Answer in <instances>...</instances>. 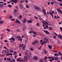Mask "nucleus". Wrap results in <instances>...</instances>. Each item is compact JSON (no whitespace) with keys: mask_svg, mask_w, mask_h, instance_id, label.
Segmentation results:
<instances>
[{"mask_svg":"<svg viewBox=\"0 0 62 62\" xmlns=\"http://www.w3.org/2000/svg\"><path fill=\"white\" fill-rule=\"evenodd\" d=\"M24 60H21V62H24V61H26L27 62V61H28V59L26 57L24 56Z\"/></svg>","mask_w":62,"mask_h":62,"instance_id":"nucleus-1","label":"nucleus"},{"mask_svg":"<svg viewBox=\"0 0 62 62\" xmlns=\"http://www.w3.org/2000/svg\"><path fill=\"white\" fill-rule=\"evenodd\" d=\"M38 42L39 41H38L37 40H36L35 41H34V42L32 43V44L33 45H35L36 43H38Z\"/></svg>","mask_w":62,"mask_h":62,"instance_id":"nucleus-2","label":"nucleus"},{"mask_svg":"<svg viewBox=\"0 0 62 62\" xmlns=\"http://www.w3.org/2000/svg\"><path fill=\"white\" fill-rule=\"evenodd\" d=\"M54 13V12L53 11H52V12H49V13L51 15V16L52 17V18H53V15H54L53 14Z\"/></svg>","mask_w":62,"mask_h":62,"instance_id":"nucleus-3","label":"nucleus"},{"mask_svg":"<svg viewBox=\"0 0 62 62\" xmlns=\"http://www.w3.org/2000/svg\"><path fill=\"white\" fill-rule=\"evenodd\" d=\"M34 8H35V9H36V10H39V9H40V8L37 6H35L34 7Z\"/></svg>","mask_w":62,"mask_h":62,"instance_id":"nucleus-4","label":"nucleus"},{"mask_svg":"<svg viewBox=\"0 0 62 62\" xmlns=\"http://www.w3.org/2000/svg\"><path fill=\"white\" fill-rule=\"evenodd\" d=\"M17 39H19L21 41H22V37L19 36H18L17 37Z\"/></svg>","mask_w":62,"mask_h":62,"instance_id":"nucleus-5","label":"nucleus"},{"mask_svg":"<svg viewBox=\"0 0 62 62\" xmlns=\"http://www.w3.org/2000/svg\"><path fill=\"white\" fill-rule=\"evenodd\" d=\"M25 55H26L27 57H29V59H30V56L28 55V54L27 53H25Z\"/></svg>","mask_w":62,"mask_h":62,"instance_id":"nucleus-6","label":"nucleus"},{"mask_svg":"<svg viewBox=\"0 0 62 62\" xmlns=\"http://www.w3.org/2000/svg\"><path fill=\"white\" fill-rule=\"evenodd\" d=\"M43 11L44 14L45 15H46V10L45 9H43Z\"/></svg>","mask_w":62,"mask_h":62,"instance_id":"nucleus-7","label":"nucleus"},{"mask_svg":"<svg viewBox=\"0 0 62 62\" xmlns=\"http://www.w3.org/2000/svg\"><path fill=\"white\" fill-rule=\"evenodd\" d=\"M54 58L55 60H56V61H58V60L59 59L58 57H54Z\"/></svg>","mask_w":62,"mask_h":62,"instance_id":"nucleus-8","label":"nucleus"},{"mask_svg":"<svg viewBox=\"0 0 62 62\" xmlns=\"http://www.w3.org/2000/svg\"><path fill=\"white\" fill-rule=\"evenodd\" d=\"M44 32L46 34H50L49 32L46 30H44Z\"/></svg>","mask_w":62,"mask_h":62,"instance_id":"nucleus-9","label":"nucleus"},{"mask_svg":"<svg viewBox=\"0 0 62 62\" xmlns=\"http://www.w3.org/2000/svg\"><path fill=\"white\" fill-rule=\"evenodd\" d=\"M57 10V11H59V12L60 13V14H62V11H61V10L60 9H58Z\"/></svg>","mask_w":62,"mask_h":62,"instance_id":"nucleus-10","label":"nucleus"},{"mask_svg":"<svg viewBox=\"0 0 62 62\" xmlns=\"http://www.w3.org/2000/svg\"><path fill=\"white\" fill-rule=\"evenodd\" d=\"M19 7L21 8H22L23 7V5L22 4L20 3L19 4Z\"/></svg>","mask_w":62,"mask_h":62,"instance_id":"nucleus-11","label":"nucleus"},{"mask_svg":"<svg viewBox=\"0 0 62 62\" xmlns=\"http://www.w3.org/2000/svg\"><path fill=\"white\" fill-rule=\"evenodd\" d=\"M33 59L35 60H38V57H36V56H34L33 57Z\"/></svg>","mask_w":62,"mask_h":62,"instance_id":"nucleus-12","label":"nucleus"},{"mask_svg":"<svg viewBox=\"0 0 62 62\" xmlns=\"http://www.w3.org/2000/svg\"><path fill=\"white\" fill-rule=\"evenodd\" d=\"M15 22L16 23H21L20 22V21L17 20V19H16V21Z\"/></svg>","mask_w":62,"mask_h":62,"instance_id":"nucleus-13","label":"nucleus"},{"mask_svg":"<svg viewBox=\"0 0 62 62\" xmlns=\"http://www.w3.org/2000/svg\"><path fill=\"white\" fill-rule=\"evenodd\" d=\"M25 46L23 45V47H22V49L23 50H25Z\"/></svg>","mask_w":62,"mask_h":62,"instance_id":"nucleus-14","label":"nucleus"},{"mask_svg":"<svg viewBox=\"0 0 62 62\" xmlns=\"http://www.w3.org/2000/svg\"><path fill=\"white\" fill-rule=\"evenodd\" d=\"M44 25H46V24H47V25H49V24H48V23L46 21L45 22V23H44Z\"/></svg>","mask_w":62,"mask_h":62,"instance_id":"nucleus-15","label":"nucleus"},{"mask_svg":"<svg viewBox=\"0 0 62 62\" xmlns=\"http://www.w3.org/2000/svg\"><path fill=\"white\" fill-rule=\"evenodd\" d=\"M44 39H45V40H46V41H49V39L46 38H44Z\"/></svg>","mask_w":62,"mask_h":62,"instance_id":"nucleus-16","label":"nucleus"},{"mask_svg":"<svg viewBox=\"0 0 62 62\" xmlns=\"http://www.w3.org/2000/svg\"><path fill=\"white\" fill-rule=\"evenodd\" d=\"M6 51L5 50H4L2 51V54H5L6 53Z\"/></svg>","mask_w":62,"mask_h":62,"instance_id":"nucleus-17","label":"nucleus"},{"mask_svg":"<svg viewBox=\"0 0 62 62\" xmlns=\"http://www.w3.org/2000/svg\"><path fill=\"white\" fill-rule=\"evenodd\" d=\"M10 39V40H13V41H15V39L14 38H13L12 39Z\"/></svg>","mask_w":62,"mask_h":62,"instance_id":"nucleus-18","label":"nucleus"},{"mask_svg":"<svg viewBox=\"0 0 62 62\" xmlns=\"http://www.w3.org/2000/svg\"><path fill=\"white\" fill-rule=\"evenodd\" d=\"M27 22L28 23H32L33 22V21H32L31 20H28L27 21Z\"/></svg>","mask_w":62,"mask_h":62,"instance_id":"nucleus-19","label":"nucleus"},{"mask_svg":"<svg viewBox=\"0 0 62 62\" xmlns=\"http://www.w3.org/2000/svg\"><path fill=\"white\" fill-rule=\"evenodd\" d=\"M18 2V0H14V3L15 4H16Z\"/></svg>","mask_w":62,"mask_h":62,"instance_id":"nucleus-20","label":"nucleus"},{"mask_svg":"<svg viewBox=\"0 0 62 62\" xmlns=\"http://www.w3.org/2000/svg\"><path fill=\"white\" fill-rule=\"evenodd\" d=\"M44 53L45 54H47V52L46 51V49H45L44 50Z\"/></svg>","mask_w":62,"mask_h":62,"instance_id":"nucleus-21","label":"nucleus"},{"mask_svg":"<svg viewBox=\"0 0 62 62\" xmlns=\"http://www.w3.org/2000/svg\"><path fill=\"white\" fill-rule=\"evenodd\" d=\"M20 59V58H18L17 59V61H19L20 62H21L22 61V60H20L19 59Z\"/></svg>","mask_w":62,"mask_h":62,"instance_id":"nucleus-22","label":"nucleus"},{"mask_svg":"<svg viewBox=\"0 0 62 62\" xmlns=\"http://www.w3.org/2000/svg\"><path fill=\"white\" fill-rule=\"evenodd\" d=\"M48 57L46 56L44 57V60H47V59H48Z\"/></svg>","mask_w":62,"mask_h":62,"instance_id":"nucleus-23","label":"nucleus"},{"mask_svg":"<svg viewBox=\"0 0 62 62\" xmlns=\"http://www.w3.org/2000/svg\"><path fill=\"white\" fill-rule=\"evenodd\" d=\"M48 47L49 49H52V46L50 45H49L48 46Z\"/></svg>","mask_w":62,"mask_h":62,"instance_id":"nucleus-24","label":"nucleus"},{"mask_svg":"<svg viewBox=\"0 0 62 62\" xmlns=\"http://www.w3.org/2000/svg\"><path fill=\"white\" fill-rule=\"evenodd\" d=\"M26 22V19H24V20L23 21V23H25Z\"/></svg>","mask_w":62,"mask_h":62,"instance_id":"nucleus-25","label":"nucleus"},{"mask_svg":"<svg viewBox=\"0 0 62 62\" xmlns=\"http://www.w3.org/2000/svg\"><path fill=\"white\" fill-rule=\"evenodd\" d=\"M4 23V22H3V21H0V25L1 24H2Z\"/></svg>","mask_w":62,"mask_h":62,"instance_id":"nucleus-26","label":"nucleus"},{"mask_svg":"<svg viewBox=\"0 0 62 62\" xmlns=\"http://www.w3.org/2000/svg\"><path fill=\"white\" fill-rule=\"evenodd\" d=\"M7 61H9L10 60H11V59L10 58H7Z\"/></svg>","mask_w":62,"mask_h":62,"instance_id":"nucleus-27","label":"nucleus"},{"mask_svg":"<svg viewBox=\"0 0 62 62\" xmlns=\"http://www.w3.org/2000/svg\"><path fill=\"white\" fill-rule=\"evenodd\" d=\"M58 37H59L60 39H61V40H62V36H61V35H60V36H58Z\"/></svg>","mask_w":62,"mask_h":62,"instance_id":"nucleus-28","label":"nucleus"},{"mask_svg":"<svg viewBox=\"0 0 62 62\" xmlns=\"http://www.w3.org/2000/svg\"><path fill=\"white\" fill-rule=\"evenodd\" d=\"M14 12L16 13V12H18V10L16 9L14 10Z\"/></svg>","mask_w":62,"mask_h":62,"instance_id":"nucleus-29","label":"nucleus"},{"mask_svg":"<svg viewBox=\"0 0 62 62\" xmlns=\"http://www.w3.org/2000/svg\"><path fill=\"white\" fill-rule=\"evenodd\" d=\"M23 31H25V28L23 27V28L22 29Z\"/></svg>","mask_w":62,"mask_h":62,"instance_id":"nucleus-30","label":"nucleus"},{"mask_svg":"<svg viewBox=\"0 0 62 62\" xmlns=\"http://www.w3.org/2000/svg\"><path fill=\"white\" fill-rule=\"evenodd\" d=\"M17 31L18 32H21V30L19 29H17Z\"/></svg>","mask_w":62,"mask_h":62,"instance_id":"nucleus-31","label":"nucleus"},{"mask_svg":"<svg viewBox=\"0 0 62 62\" xmlns=\"http://www.w3.org/2000/svg\"><path fill=\"white\" fill-rule=\"evenodd\" d=\"M23 44H21V45H20L19 46V47H22L23 46Z\"/></svg>","mask_w":62,"mask_h":62,"instance_id":"nucleus-32","label":"nucleus"},{"mask_svg":"<svg viewBox=\"0 0 62 62\" xmlns=\"http://www.w3.org/2000/svg\"><path fill=\"white\" fill-rule=\"evenodd\" d=\"M32 33H33L34 34H35V35H37V33H36V32L35 31H33Z\"/></svg>","mask_w":62,"mask_h":62,"instance_id":"nucleus-33","label":"nucleus"},{"mask_svg":"<svg viewBox=\"0 0 62 62\" xmlns=\"http://www.w3.org/2000/svg\"><path fill=\"white\" fill-rule=\"evenodd\" d=\"M53 34H55V36H58V35L57 34V33H56L55 32H53Z\"/></svg>","mask_w":62,"mask_h":62,"instance_id":"nucleus-34","label":"nucleus"},{"mask_svg":"<svg viewBox=\"0 0 62 62\" xmlns=\"http://www.w3.org/2000/svg\"><path fill=\"white\" fill-rule=\"evenodd\" d=\"M14 55H16L17 54V52H16L14 51Z\"/></svg>","mask_w":62,"mask_h":62,"instance_id":"nucleus-35","label":"nucleus"},{"mask_svg":"<svg viewBox=\"0 0 62 62\" xmlns=\"http://www.w3.org/2000/svg\"><path fill=\"white\" fill-rule=\"evenodd\" d=\"M19 18H20V19H22V16L21 15H20V16L19 17Z\"/></svg>","mask_w":62,"mask_h":62,"instance_id":"nucleus-36","label":"nucleus"},{"mask_svg":"<svg viewBox=\"0 0 62 62\" xmlns=\"http://www.w3.org/2000/svg\"><path fill=\"white\" fill-rule=\"evenodd\" d=\"M45 26H46V28H48V27H49V26L47 24H46V25H45Z\"/></svg>","mask_w":62,"mask_h":62,"instance_id":"nucleus-37","label":"nucleus"},{"mask_svg":"<svg viewBox=\"0 0 62 62\" xmlns=\"http://www.w3.org/2000/svg\"><path fill=\"white\" fill-rule=\"evenodd\" d=\"M6 56H9V53H7L6 54Z\"/></svg>","mask_w":62,"mask_h":62,"instance_id":"nucleus-38","label":"nucleus"},{"mask_svg":"<svg viewBox=\"0 0 62 62\" xmlns=\"http://www.w3.org/2000/svg\"><path fill=\"white\" fill-rule=\"evenodd\" d=\"M6 45L7 46L8 48L9 47V45L8 44V43H7L6 44Z\"/></svg>","mask_w":62,"mask_h":62,"instance_id":"nucleus-39","label":"nucleus"},{"mask_svg":"<svg viewBox=\"0 0 62 62\" xmlns=\"http://www.w3.org/2000/svg\"><path fill=\"white\" fill-rule=\"evenodd\" d=\"M26 8H29V6H28V5H26Z\"/></svg>","mask_w":62,"mask_h":62,"instance_id":"nucleus-40","label":"nucleus"},{"mask_svg":"<svg viewBox=\"0 0 62 62\" xmlns=\"http://www.w3.org/2000/svg\"><path fill=\"white\" fill-rule=\"evenodd\" d=\"M39 61L40 62H43V60H42V59H40L39 60Z\"/></svg>","mask_w":62,"mask_h":62,"instance_id":"nucleus-41","label":"nucleus"},{"mask_svg":"<svg viewBox=\"0 0 62 62\" xmlns=\"http://www.w3.org/2000/svg\"><path fill=\"white\" fill-rule=\"evenodd\" d=\"M58 54H59L60 55H61V53L60 52H58Z\"/></svg>","mask_w":62,"mask_h":62,"instance_id":"nucleus-42","label":"nucleus"},{"mask_svg":"<svg viewBox=\"0 0 62 62\" xmlns=\"http://www.w3.org/2000/svg\"><path fill=\"white\" fill-rule=\"evenodd\" d=\"M49 28L50 30H52V28L51 27H49Z\"/></svg>","mask_w":62,"mask_h":62,"instance_id":"nucleus-43","label":"nucleus"},{"mask_svg":"<svg viewBox=\"0 0 62 62\" xmlns=\"http://www.w3.org/2000/svg\"><path fill=\"white\" fill-rule=\"evenodd\" d=\"M13 17L12 16H9L10 19H11V18H12Z\"/></svg>","mask_w":62,"mask_h":62,"instance_id":"nucleus-44","label":"nucleus"},{"mask_svg":"<svg viewBox=\"0 0 62 62\" xmlns=\"http://www.w3.org/2000/svg\"><path fill=\"white\" fill-rule=\"evenodd\" d=\"M37 26H39V23H37Z\"/></svg>","mask_w":62,"mask_h":62,"instance_id":"nucleus-45","label":"nucleus"},{"mask_svg":"<svg viewBox=\"0 0 62 62\" xmlns=\"http://www.w3.org/2000/svg\"><path fill=\"white\" fill-rule=\"evenodd\" d=\"M53 38L54 39H56V36H53Z\"/></svg>","mask_w":62,"mask_h":62,"instance_id":"nucleus-46","label":"nucleus"},{"mask_svg":"<svg viewBox=\"0 0 62 62\" xmlns=\"http://www.w3.org/2000/svg\"><path fill=\"white\" fill-rule=\"evenodd\" d=\"M54 17L55 19H57V16H54Z\"/></svg>","mask_w":62,"mask_h":62,"instance_id":"nucleus-47","label":"nucleus"},{"mask_svg":"<svg viewBox=\"0 0 62 62\" xmlns=\"http://www.w3.org/2000/svg\"><path fill=\"white\" fill-rule=\"evenodd\" d=\"M10 53H12V52H13V51L11 50H10Z\"/></svg>","mask_w":62,"mask_h":62,"instance_id":"nucleus-48","label":"nucleus"},{"mask_svg":"<svg viewBox=\"0 0 62 62\" xmlns=\"http://www.w3.org/2000/svg\"><path fill=\"white\" fill-rule=\"evenodd\" d=\"M43 42L45 43H45H47V41H43Z\"/></svg>","mask_w":62,"mask_h":62,"instance_id":"nucleus-49","label":"nucleus"},{"mask_svg":"<svg viewBox=\"0 0 62 62\" xmlns=\"http://www.w3.org/2000/svg\"><path fill=\"white\" fill-rule=\"evenodd\" d=\"M34 17L35 18V19H38V17H37L35 16Z\"/></svg>","mask_w":62,"mask_h":62,"instance_id":"nucleus-50","label":"nucleus"},{"mask_svg":"<svg viewBox=\"0 0 62 62\" xmlns=\"http://www.w3.org/2000/svg\"><path fill=\"white\" fill-rule=\"evenodd\" d=\"M41 47H39L38 48V49L39 50H41Z\"/></svg>","mask_w":62,"mask_h":62,"instance_id":"nucleus-51","label":"nucleus"},{"mask_svg":"<svg viewBox=\"0 0 62 62\" xmlns=\"http://www.w3.org/2000/svg\"><path fill=\"white\" fill-rule=\"evenodd\" d=\"M60 30L61 31H62V27H60Z\"/></svg>","mask_w":62,"mask_h":62,"instance_id":"nucleus-52","label":"nucleus"},{"mask_svg":"<svg viewBox=\"0 0 62 62\" xmlns=\"http://www.w3.org/2000/svg\"><path fill=\"white\" fill-rule=\"evenodd\" d=\"M0 7H3V5L2 4H0Z\"/></svg>","mask_w":62,"mask_h":62,"instance_id":"nucleus-53","label":"nucleus"},{"mask_svg":"<svg viewBox=\"0 0 62 62\" xmlns=\"http://www.w3.org/2000/svg\"><path fill=\"white\" fill-rule=\"evenodd\" d=\"M33 31H30L29 32V33H33Z\"/></svg>","mask_w":62,"mask_h":62,"instance_id":"nucleus-54","label":"nucleus"},{"mask_svg":"<svg viewBox=\"0 0 62 62\" xmlns=\"http://www.w3.org/2000/svg\"><path fill=\"white\" fill-rule=\"evenodd\" d=\"M17 55H16L15 57V59H16L17 58Z\"/></svg>","mask_w":62,"mask_h":62,"instance_id":"nucleus-55","label":"nucleus"},{"mask_svg":"<svg viewBox=\"0 0 62 62\" xmlns=\"http://www.w3.org/2000/svg\"><path fill=\"white\" fill-rule=\"evenodd\" d=\"M31 51H33V50H34V49H33V48H31Z\"/></svg>","mask_w":62,"mask_h":62,"instance_id":"nucleus-56","label":"nucleus"},{"mask_svg":"<svg viewBox=\"0 0 62 62\" xmlns=\"http://www.w3.org/2000/svg\"><path fill=\"white\" fill-rule=\"evenodd\" d=\"M13 55V54H12L11 53V54H10L9 53V56L10 55Z\"/></svg>","mask_w":62,"mask_h":62,"instance_id":"nucleus-57","label":"nucleus"},{"mask_svg":"<svg viewBox=\"0 0 62 62\" xmlns=\"http://www.w3.org/2000/svg\"><path fill=\"white\" fill-rule=\"evenodd\" d=\"M16 8L17 9H18V7L17 6H16Z\"/></svg>","mask_w":62,"mask_h":62,"instance_id":"nucleus-58","label":"nucleus"},{"mask_svg":"<svg viewBox=\"0 0 62 62\" xmlns=\"http://www.w3.org/2000/svg\"><path fill=\"white\" fill-rule=\"evenodd\" d=\"M41 44H45V43H44V42H43L41 43Z\"/></svg>","mask_w":62,"mask_h":62,"instance_id":"nucleus-59","label":"nucleus"},{"mask_svg":"<svg viewBox=\"0 0 62 62\" xmlns=\"http://www.w3.org/2000/svg\"><path fill=\"white\" fill-rule=\"evenodd\" d=\"M11 20L12 21H15V19H11Z\"/></svg>","mask_w":62,"mask_h":62,"instance_id":"nucleus-60","label":"nucleus"},{"mask_svg":"<svg viewBox=\"0 0 62 62\" xmlns=\"http://www.w3.org/2000/svg\"><path fill=\"white\" fill-rule=\"evenodd\" d=\"M24 1L23 0H21L20 1V3H23V2Z\"/></svg>","mask_w":62,"mask_h":62,"instance_id":"nucleus-61","label":"nucleus"},{"mask_svg":"<svg viewBox=\"0 0 62 62\" xmlns=\"http://www.w3.org/2000/svg\"><path fill=\"white\" fill-rule=\"evenodd\" d=\"M8 7H9V8H11V5H8Z\"/></svg>","mask_w":62,"mask_h":62,"instance_id":"nucleus-62","label":"nucleus"},{"mask_svg":"<svg viewBox=\"0 0 62 62\" xmlns=\"http://www.w3.org/2000/svg\"><path fill=\"white\" fill-rule=\"evenodd\" d=\"M11 1L12 2H13L14 3V0H11Z\"/></svg>","mask_w":62,"mask_h":62,"instance_id":"nucleus-63","label":"nucleus"},{"mask_svg":"<svg viewBox=\"0 0 62 62\" xmlns=\"http://www.w3.org/2000/svg\"><path fill=\"white\" fill-rule=\"evenodd\" d=\"M7 31H9L8 32H9L10 31V30H9V29H7Z\"/></svg>","mask_w":62,"mask_h":62,"instance_id":"nucleus-64","label":"nucleus"}]
</instances>
